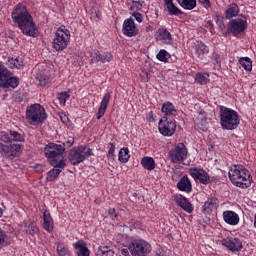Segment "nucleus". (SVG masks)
Wrapping results in <instances>:
<instances>
[{
    "label": "nucleus",
    "instance_id": "1",
    "mask_svg": "<svg viewBox=\"0 0 256 256\" xmlns=\"http://www.w3.org/2000/svg\"><path fill=\"white\" fill-rule=\"evenodd\" d=\"M0 141H2L0 142V154L2 157H5L6 159H15L23 149V145L19 143H23L25 138L21 133L9 130L8 132L2 133Z\"/></svg>",
    "mask_w": 256,
    "mask_h": 256
},
{
    "label": "nucleus",
    "instance_id": "2",
    "mask_svg": "<svg viewBox=\"0 0 256 256\" xmlns=\"http://www.w3.org/2000/svg\"><path fill=\"white\" fill-rule=\"evenodd\" d=\"M12 20L15 25L19 27L23 35L28 37H38L39 30L35 27L33 22V16L27 10V6L22 3L16 5V8L12 11Z\"/></svg>",
    "mask_w": 256,
    "mask_h": 256
},
{
    "label": "nucleus",
    "instance_id": "3",
    "mask_svg": "<svg viewBox=\"0 0 256 256\" xmlns=\"http://www.w3.org/2000/svg\"><path fill=\"white\" fill-rule=\"evenodd\" d=\"M75 143L74 138H69L67 141L61 144L49 143L44 148V154L47 158L48 163L52 167H58L59 169H65L66 163L63 157V151L69 149V147H73Z\"/></svg>",
    "mask_w": 256,
    "mask_h": 256
},
{
    "label": "nucleus",
    "instance_id": "4",
    "mask_svg": "<svg viewBox=\"0 0 256 256\" xmlns=\"http://www.w3.org/2000/svg\"><path fill=\"white\" fill-rule=\"evenodd\" d=\"M229 179L233 185L241 189H249L251 187V172L243 165H234L228 172Z\"/></svg>",
    "mask_w": 256,
    "mask_h": 256
},
{
    "label": "nucleus",
    "instance_id": "5",
    "mask_svg": "<svg viewBox=\"0 0 256 256\" xmlns=\"http://www.w3.org/2000/svg\"><path fill=\"white\" fill-rule=\"evenodd\" d=\"M239 123H241V120L237 111L225 106L220 107V125L222 129L233 131L239 127Z\"/></svg>",
    "mask_w": 256,
    "mask_h": 256
},
{
    "label": "nucleus",
    "instance_id": "6",
    "mask_svg": "<svg viewBox=\"0 0 256 256\" xmlns=\"http://www.w3.org/2000/svg\"><path fill=\"white\" fill-rule=\"evenodd\" d=\"M26 119L29 125L38 127V125H43L47 120V112L41 104H32L26 109Z\"/></svg>",
    "mask_w": 256,
    "mask_h": 256
},
{
    "label": "nucleus",
    "instance_id": "7",
    "mask_svg": "<svg viewBox=\"0 0 256 256\" xmlns=\"http://www.w3.org/2000/svg\"><path fill=\"white\" fill-rule=\"evenodd\" d=\"M19 87V78L11 76V72L0 62V88L17 89Z\"/></svg>",
    "mask_w": 256,
    "mask_h": 256
},
{
    "label": "nucleus",
    "instance_id": "8",
    "mask_svg": "<svg viewBox=\"0 0 256 256\" xmlns=\"http://www.w3.org/2000/svg\"><path fill=\"white\" fill-rule=\"evenodd\" d=\"M93 150L85 146L74 147L68 154V161L71 165L83 163L87 157H91Z\"/></svg>",
    "mask_w": 256,
    "mask_h": 256
},
{
    "label": "nucleus",
    "instance_id": "9",
    "mask_svg": "<svg viewBox=\"0 0 256 256\" xmlns=\"http://www.w3.org/2000/svg\"><path fill=\"white\" fill-rule=\"evenodd\" d=\"M69 41H71V32H69L68 29L60 27L55 33L53 49H55V51H63L64 49H67Z\"/></svg>",
    "mask_w": 256,
    "mask_h": 256
},
{
    "label": "nucleus",
    "instance_id": "10",
    "mask_svg": "<svg viewBox=\"0 0 256 256\" xmlns=\"http://www.w3.org/2000/svg\"><path fill=\"white\" fill-rule=\"evenodd\" d=\"M128 249L132 256H147L151 253V244L143 239L134 240L129 244Z\"/></svg>",
    "mask_w": 256,
    "mask_h": 256
},
{
    "label": "nucleus",
    "instance_id": "11",
    "mask_svg": "<svg viewBox=\"0 0 256 256\" xmlns=\"http://www.w3.org/2000/svg\"><path fill=\"white\" fill-rule=\"evenodd\" d=\"M159 132L164 137H171L175 135V131L177 129V122L175 120L168 119L167 116H164L159 120L158 126Z\"/></svg>",
    "mask_w": 256,
    "mask_h": 256
},
{
    "label": "nucleus",
    "instance_id": "12",
    "mask_svg": "<svg viewBox=\"0 0 256 256\" xmlns=\"http://www.w3.org/2000/svg\"><path fill=\"white\" fill-rule=\"evenodd\" d=\"M247 29V17L232 19L228 23V31L232 35H241Z\"/></svg>",
    "mask_w": 256,
    "mask_h": 256
},
{
    "label": "nucleus",
    "instance_id": "13",
    "mask_svg": "<svg viewBox=\"0 0 256 256\" xmlns=\"http://www.w3.org/2000/svg\"><path fill=\"white\" fill-rule=\"evenodd\" d=\"M169 157L173 163H183L187 159V148L185 144L178 143L177 146L169 152Z\"/></svg>",
    "mask_w": 256,
    "mask_h": 256
},
{
    "label": "nucleus",
    "instance_id": "14",
    "mask_svg": "<svg viewBox=\"0 0 256 256\" xmlns=\"http://www.w3.org/2000/svg\"><path fill=\"white\" fill-rule=\"evenodd\" d=\"M189 175H191L195 181H199L202 185H209L211 178L209 174L201 168H190Z\"/></svg>",
    "mask_w": 256,
    "mask_h": 256
},
{
    "label": "nucleus",
    "instance_id": "15",
    "mask_svg": "<svg viewBox=\"0 0 256 256\" xmlns=\"http://www.w3.org/2000/svg\"><path fill=\"white\" fill-rule=\"evenodd\" d=\"M122 33L126 37H135L139 34V29L135 25V20L133 18H128L124 20Z\"/></svg>",
    "mask_w": 256,
    "mask_h": 256
},
{
    "label": "nucleus",
    "instance_id": "16",
    "mask_svg": "<svg viewBox=\"0 0 256 256\" xmlns=\"http://www.w3.org/2000/svg\"><path fill=\"white\" fill-rule=\"evenodd\" d=\"M223 247H227L230 251H241L243 249V243L239 238H234V239H223L221 241Z\"/></svg>",
    "mask_w": 256,
    "mask_h": 256
},
{
    "label": "nucleus",
    "instance_id": "17",
    "mask_svg": "<svg viewBox=\"0 0 256 256\" xmlns=\"http://www.w3.org/2000/svg\"><path fill=\"white\" fill-rule=\"evenodd\" d=\"M219 207V199H217L216 197H212V198H208V200L204 203L203 205V213H205V215H209L211 213H213V211H215V209H217Z\"/></svg>",
    "mask_w": 256,
    "mask_h": 256
},
{
    "label": "nucleus",
    "instance_id": "18",
    "mask_svg": "<svg viewBox=\"0 0 256 256\" xmlns=\"http://www.w3.org/2000/svg\"><path fill=\"white\" fill-rule=\"evenodd\" d=\"M157 41H162L165 45H171L173 43V37L171 36V32L166 28L158 29V35L156 37Z\"/></svg>",
    "mask_w": 256,
    "mask_h": 256
},
{
    "label": "nucleus",
    "instance_id": "19",
    "mask_svg": "<svg viewBox=\"0 0 256 256\" xmlns=\"http://www.w3.org/2000/svg\"><path fill=\"white\" fill-rule=\"evenodd\" d=\"M109 101H111V93L107 92L102 101L101 104L98 108V111L96 113V117L97 119H101V117H103V115H105V112L107 111V107L109 105Z\"/></svg>",
    "mask_w": 256,
    "mask_h": 256
},
{
    "label": "nucleus",
    "instance_id": "20",
    "mask_svg": "<svg viewBox=\"0 0 256 256\" xmlns=\"http://www.w3.org/2000/svg\"><path fill=\"white\" fill-rule=\"evenodd\" d=\"M174 201L181 207V209H183V211H186V213H193V205L184 196H176Z\"/></svg>",
    "mask_w": 256,
    "mask_h": 256
},
{
    "label": "nucleus",
    "instance_id": "21",
    "mask_svg": "<svg viewBox=\"0 0 256 256\" xmlns=\"http://www.w3.org/2000/svg\"><path fill=\"white\" fill-rule=\"evenodd\" d=\"M223 219L228 225H238L239 215L234 211L228 210L223 212Z\"/></svg>",
    "mask_w": 256,
    "mask_h": 256
},
{
    "label": "nucleus",
    "instance_id": "22",
    "mask_svg": "<svg viewBox=\"0 0 256 256\" xmlns=\"http://www.w3.org/2000/svg\"><path fill=\"white\" fill-rule=\"evenodd\" d=\"M179 191H185L186 193H191L193 191V186L191 185V180L189 177L183 176L180 181L177 183Z\"/></svg>",
    "mask_w": 256,
    "mask_h": 256
},
{
    "label": "nucleus",
    "instance_id": "23",
    "mask_svg": "<svg viewBox=\"0 0 256 256\" xmlns=\"http://www.w3.org/2000/svg\"><path fill=\"white\" fill-rule=\"evenodd\" d=\"M161 111L165 114V117H177L178 115L177 109H175V106L171 102H165L162 105Z\"/></svg>",
    "mask_w": 256,
    "mask_h": 256
},
{
    "label": "nucleus",
    "instance_id": "24",
    "mask_svg": "<svg viewBox=\"0 0 256 256\" xmlns=\"http://www.w3.org/2000/svg\"><path fill=\"white\" fill-rule=\"evenodd\" d=\"M43 227L45 231H48V233H51L53 231V218H51V213L49 211H44L43 214Z\"/></svg>",
    "mask_w": 256,
    "mask_h": 256
},
{
    "label": "nucleus",
    "instance_id": "25",
    "mask_svg": "<svg viewBox=\"0 0 256 256\" xmlns=\"http://www.w3.org/2000/svg\"><path fill=\"white\" fill-rule=\"evenodd\" d=\"M164 2L169 15H183V11H181V9L175 6L173 0H164Z\"/></svg>",
    "mask_w": 256,
    "mask_h": 256
},
{
    "label": "nucleus",
    "instance_id": "26",
    "mask_svg": "<svg viewBox=\"0 0 256 256\" xmlns=\"http://www.w3.org/2000/svg\"><path fill=\"white\" fill-rule=\"evenodd\" d=\"M177 3L182 7V9H186V11H193L194 8L197 7V0H176Z\"/></svg>",
    "mask_w": 256,
    "mask_h": 256
},
{
    "label": "nucleus",
    "instance_id": "27",
    "mask_svg": "<svg viewBox=\"0 0 256 256\" xmlns=\"http://www.w3.org/2000/svg\"><path fill=\"white\" fill-rule=\"evenodd\" d=\"M237 15H239V6L235 3L228 5L225 13L226 19H233V17H237Z\"/></svg>",
    "mask_w": 256,
    "mask_h": 256
},
{
    "label": "nucleus",
    "instance_id": "28",
    "mask_svg": "<svg viewBox=\"0 0 256 256\" xmlns=\"http://www.w3.org/2000/svg\"><path fill=\"white\" fill-rule=\"evenodd\" d=\"M75 249H78L77 256H89V248H87V244L83 240H79L75 244Z\"/></svg>",
    "mask_w": 256,
    "mask_h": 256
},
{
    "label": "nucleus",
    "instance_id": "29",
    "mask_svg": "<svg viewBox=\"0 0 256 256\" xmlns=\"http://www.w3.org/2000/svg\"><path fill=\"white\" fill-rule=\"evenodd\" d=\"M141 165L147 171H153V169H155V160L153 159V157L145 156L141 160Z\"/></svg>",
    "mask_w": 256,
    "mask_h": 256
},
{
    "label": "nucleus",
    "instance_id": "30",
    "mask_svg": "<svg viewBox=\"0 0 256 256\" xmlns=\"http://www.w3.org/2000/svg\"><path fill=\"white\" fill-rule=\"evenodd\" d=\"M113 59V55L107 53V54H101L99 51L95 53V56H93L92 61H101V63H109Z\"/></svg>",
    "mask_w": 256,
    "mask_h": 256
},
{
    "label": "nucleus",
    "instance_id": "31",
    "mask_svg": "<svg viewBox=\"0 0 256 256\" xmlns=\"http://www.w3.org/2000/svg\"><path fill=\"white\" fill-rule=\"evenodd\" d=\"M194 49L198 57L205 55V53H209V47L203 42H197L194 46Z\"/></svg>",
    "mask_w": 256,
    "mask_h": 256
},
{
    "label": "nucleus",
    "instance_id": "32",
    "mask_svg": "<svg viewBox=\"0 0 256 256\" xmlns=\"http://www.w3.org/2000/svg\"><path fill=\"white\" fill-rule=\"evenodd\" d=\"M239 64L245 71H252L253 70V62H251V58L244 57L239 59Z\"/></svg>",
    "mask_w": 256,
    "mask_h": 256
},
{
    "label": "nucleus",
    "instance_id": "33",
    "mask_svg": "<svg viewBox=\"0 0 256 256\" xmlns=\"http://www.w3.org/2000/svg\"><path fill=\"white\" fill-rule=\"evenodd\" d=\"M61 169L63 168L56 167V169L55 168L51 169L46 175L47 181L49 182L55 181V179H57V177L61 175Z\"/></svg>",
    "mask_w": 256,
    "mask_h": 256
},
{
    "label": "nucleus",
    "instance_id": "34",
    "mask_svg": "<svg viewBox=\"0 0 256 256\" xmlns=\"http://www.w3.org/2000/svg\"><path fill=\"white\" fill-rule=\"evenodd\" d=\"M130 157L131 156L129 155V148L124 147V148L120 149L119 155H118V159H119L120 163H127L129 161Z\"/></svg>",
    "mask_w": 256,
    "mask_h": 256
},
{
    "label": "nucleus",
    "instance_id": "35",
    "mask_svg": "<svg viewBox=\"0 0 256 256\" xmlns=\"http://www.w3.org/2000/svg\"><path fill=\"white\" fill-rule=\"evenodd\" d=\"M97 256H115V251L109 246H100Z\"/></svg>",
    "mask_w": 256,
    "mask_h": 256
},
{
    "label": "nucleus",
    "instance_id": "36",
    "mask_svg": "<svg viewBox=\"0 0 256 256\" xmlns=\"http://www.w3.org/2000/svg\"><path fill=\"white\" fill-rule=\"evenodd\" d=\"M7 65L10 67V69H21V67H23V61L19 60L18 58H10Z\"/></svg>",
    "mask_w": 256,
    "mask_h": 256
},
{
    "label": "nucleus",
    "instance_id": "37",
    "mask_svg": "<svg viewBox=\"0 0 256 256\" xmlns=\"http://www.w3.org/2000/svg\"><path fill=\"white\" fill-rule=\"evenodd\" d=\"M195 81L199 85H207L209 83V74L197 73Z\"/></svg>",
    "mask_w": 256,
    "mask_h": 256
},
{
    "label": "nucleus",
    "instance_id": "38",
    "mask_svg": "<svg viewBox=\"0 0 256 256\" xmlns=\"http://www.w3.org/2000/svg\"><path fill=\"white\" fill-rule=\"evenodd\" d=\"M194 123H196V125H202L203 127V125L207 123V116H205V112H200L199 115L194 120Z\"/></svg>",
    "mask_w": 256,
    "mask_h": 256
},
{
    "label": "nucleus",
    "instance_id": "39",
    "mask_svg": "<svg viewBox=\"0 0 256 256\" xmlns=\"http://www.w3.org/2000/svg\"><path fill=\"white\" fill-rule=\"evenodd\" d=\"M141 9H143V3H141V1H132V5L130 6L132 13H137L141 11Z\"/></svg>",
    "mask_w": 256,
    "mask_h": 256
},
{
    "label": "nucleus",
    "instance_id": "40",
    "mask_svg": "<svg viewBox=\"0 0 256 256\" xmlns=\"http://www.w3.org/2000/svg\"><path fill=\"white\" fill-rule=\"evenodd\" d=\"M57 253L59 256H71L69 249H67L63 244H58Z\"/></svg>",
    "mask_w": 256,
    "mask_h": 256
},
{
    "label": "nucleus",
    "instance_id": "41",
    "mask_svg": "<svg viewBox=\"0 0 256 256\" xmlns=\"http://www.w3.org/2000/svg\"><path fill=\"white\" fill-rule=\"evenodd\" d=\"M38 81H39L40 87H47V85H49V76L40 74L38 76Z\"/></svg>",
    "mask_w": 256,
    "mask_h": 256
},
{
    "label": "nucleus",
    "instance_id": "42",
    "mask_svg": "<svg viewBox=\"0 0 256 256\" xmlns=\"http://www.w3.org/2000/svg\"><path fill=\"white\" fill-rule=\"evenodd\" d=\"M167 55H169V53L166 52L165 49H162L157 54V60L158 61H162L163 63H167Z\"/></svg>",
    "mask_w": 256,
    "mask_h": 256
},
{
    "label": "nucleus",
    "instance_id": "43",
    "mask_svg": "<svg viewBox=\"0 0 256 256\" xmlns=\"http://www.w3.org/2000/svg\"><path fill=\"white\" fill-rule=\"evenodd\" d=\"M91 19L96 22L101 19V12L97 8L91 9Z\"/></svg>",
    "mask_w": 256,
    "mask_h": 256
},
{
    "label": "nucleus",
    "instance_id": "44",
    "mask_svg": "<svg viewBox=\"0 0 256 256\" xmlns=\"http://www.w3.org/2000/svg\"><path fill=\"white\" fill-rule=\"evenodd\" d=\"M70 95L67 92H61L58 96L59 102L63 105L67 103V99H69Z\"/></svg>",
    "mask_w": 256,
    "mask_h": 256
},
{
    "label": "nucleus",
    "instance_id": "45",
    "mask_svg": "<svg viewBox=\"0 0 256 256\" xmlns=\"http://www.w3.org/2000/svg\"><path fill=\"white\" fill-rule=\"evenodd\" d=\"M27 232L30 235H35V233H39V228L35 224H30L27 228Z\"/></svg>",
    "mask_w": 256,
    "mask_h": 256
},
{
    "label": "nucleus",
    "instance_id": "46",
    "mask_svg": "<svg viewBox=\"0 0 256 256\" xmlns=\"http://www.w3.org/2000/svg\"><path fill=\"white\" fill-rule=\"evenodd\" d=\"M130 15L135 18L138 23L143 22V14L139 12H130Z\"/></svg>",
    "mask_w": 256,
    "mask_h": 256
},
{
    "label": "nucleus",
    "instance_id": "47",
    "mask_svg": "<svg viewBox=\"0 0 256 256\" xmlns=\"http://www.w3.org/2000/svg\"><path fill=\"white\" fill-rule=\"evenodd\" d=\"M216 23L222 31H223V29H225V24L223 23V18L219 17V14H216Z\"/></svg>",
    "mask_w": 256,
    "mask_h": 256
},
{
    "label": "nucleus",
    "instance_id": "48",
    "mask_svg": "<svg viewBox=\"0 0 256 256\" xmlns=\"http://www.w3.org/2000/svg\"><path fill=\"white\" fill-rule=\"evenodd\" d=\"M199 3L202 4V6L205 7V9H209V7H211V1L209 0H198Z\"/></svg>",
    "mask_w": 256,
    "mask_h": 256
},
{
    "label": "nucleus",
    "instance_id": "49",
    "mask_svg": "<svg viewBox=\"0 0 256 256\" xmlns=\"http://www.w3.org/2000/svg\"><path fill=\"white\" fill-rule=\"evenodd\" d=\"M108 215L111 217V219H116L117 218V211L115 208L109 209Z\"/></svg>",
    "mask_w": 256,
    "mask_h": 256
},
{
    "label": "nucleus",
    "instance_id": "50",
    "mask_svg": "<svg viewBox=\"0 0 256 256\" xmlns=\"http://www.w3.org/2000/svg\"><path fill=\"white\" fill-rule=\"evenodd\" d=\"M115 155V144L110 143V149L108 151V157H113Z\"/></svg>",
    "mask_w": 256,
    "mask_h": 256
},
{
    "label": "nucleus",
    "instance_id": "51",
    "mask_svg": "<svg viewBox=\"0 0 256 256\" xmlns=\"http://www.w3.org/2000/svg\"><path fill=\"white\" fill-rule=\"evenodd\" d=\"M5 237H6L5 231L0 229V245L1 243L5 242Z\"/></svg>",
    "mask_w": 256,
    "mask_h": 256
},
{
    "label": "nucleus",
    "instance_id": "52",
    "mask_svg": "<svg viewBox=\"0 0 256 256\" xmlns=\"http://www.w3.org/2000/svg\"><path fill=\"white\" fill-rule=\"evenodd\" d=\"M206 28L209 29L210 31H213V22L211 20H208L206 22Z\"/></svg>",
    "mask_w": 256,
    "mask_h": 256
},
{
    "label": "nucleus",
    "instance_id": "53",
    "mask_svg": "<svg viewBox=\"0 0 256 256\" xmlns=\"http://www.w3.org/2000/svg\"><path fill=\"white\" fill-rule=\"evenodd\" d=\"M129 253H131V251H129V249H127V248H123L121 250V254L124 255V256H128Z\"/></svg>",
    "mask_w": 256,
    "mask_h": 256
},
{
    "label": "nucleus",
    "instance_id": "54",
    "mask_svg": "<svg viewBox=\"0 0 256 256\" xmlns=\"http://www.w3.org/2000/svg\"><path fill=\"white\" fill-rule=\"evenodd\" d=\"M147 121H149L151 123V121H153V112H149L147 114Z\"/></svg>",
    "mask_w": 256,
    "mask_h": 256
},
{
    "label": "nucleus",
    "instance_id": "55",
    "mask_svg": "<svg viewBox=\"0 0 256 256\" xmlns=\"http://www.w3.org/2000/svg\"><path fill=\"white\" fill-rule=\"evenodd\" d=\"M215 60L217 63H219V55H217V54L215 55Z\"/></svg>",
    "mask_w": 256,
    "mask_h": 256
},
{
    "label": "nucleus",
    "instance_id": "56",
    "mask_svg": "<svg viewBox=\"0 0 256 256\" xmlns=\"http://www.w3.org/2000/svg\"><path fill=\"white\" fill-rule=\"evenodd\" d=\"M146 77L147 78L145 79V81H149V73H147V72H146Z\"/></svg>",
    "mask_w": 256,
    "mask_h": 256
},
{
    "label": "nucleus",
    "instance_id": "57",
    "mask_svg": "<svg viewBox=\"0 0 256 256\" xmlns=\"http://www.w3.org/2000/svg\"><path fill=\"white\" fill-rule=\"evenodd\" d=\"M0 217H3V209L0 208Z\"/></svg>",
    "mask_w": 256,
    "mask_h": 256
},
{
    "label": "nucleus",
    "instance_id": "58",
    "mask_svg": "<svg viewBox=\"0 0 256 256\" xmlns=\"http://www.w3.org/2000/svg\"><path fill=\"white\" fill-rule=\"evenodd\" d=\"M61 121H62V123H65V120H63V117H61Z\"/></svg>",
    "mask_w": 256,
    "mask_h": 256
},
{
    "label": "nucleus",
    "instance_id": "59",
    "mask_svg": "<svg viewBox=\"0 0 256 256\" xmlns=\"http://www.w3.org/2000/svg\"><path fill=\"white\" fill-rule=\"evenodd\" d=\"M150 27H151V26L147 27V28H146V31H149Z\"/></svg>",
    "mask_w": 256,
    "mask_h": 256
}]
</instances>
